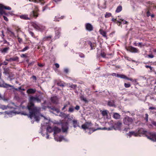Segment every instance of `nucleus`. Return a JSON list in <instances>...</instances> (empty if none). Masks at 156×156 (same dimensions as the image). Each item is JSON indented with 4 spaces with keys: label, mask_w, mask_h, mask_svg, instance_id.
Returning <instances> with one entry per match:
<instances>
[{
    "label": "nucleus",
    "mask_w": 156,
    "mask_h": 156,
    "mask_svg": "<svg viewBox=\"0 0 156 156\" xmlns=\"http://www.w3.org/2000/svg\"><path fill=\"white\" fill-rule=\"evenodd\" d=\"M29 49V46H26L24 47L23 48L22 50H21L20 51L21 52H24Z\"/></svg>",
    "instance_id": "c9c22d12"
},
{
    "label": "nucleus",
    "mask_w": 156,
    "mask_h": 156,
    "mask_svg": "<svg viewBox=\"0 0 156 156\" xmlns=\"http://www.w3.org/2000/svg\"><path fill=\"white\" fill-rule=\"evenodd\" d=\"M36 91V89L32 88H30L28 89L27 91V93L29 94H34L35 93Z\"/></svg>",
    "instance_id": "a211bd4d"
},
{
    "label": "nucleus",
    "mask_w": 156,
    "mask_h": 156,
    "mask_svg": "<svg viewBox=\"0 0 156 156\" xmlns=\"http://www.w3.org/2000/svg\"><path fill=\"white\" fill-rule=\"evenodd\" d=\"M22 90L23 91L25 90V89H24V88H22L21 87H19L18 88V89H16V90Z\"/></svg>",
    "instance_id": "052dcab7"
},
{
    "label": "nucleus",
    "mask_w": 156,
    "mask_h": 156,
    "mask_svg": "<svg viewBox=\"0 0 156 156\" xmlns=\"http://www.w3.org/2000/svg\"><path fill=\"white\" fill-rule=\"evenodd\" d=\"M3 18H4V20L5 21H8V19L7 18L6 16H5L4 15H3Z\"/></svg>",
    "instance_id": "680f3d73"
},
{
    "label": "nucleus",
    "mask_w": 156,
    "mask_h": 156,
    "mask_svg": "<svg viewBox=\"0 0 156 156\" xmlns=\"http://www.w3.org/2000/svg\"><path fill=\"white\" fill-rule=\"evenodd\" d=\"M148 114L147 113L145 114L144 119L146 122H147L148 121Z\"/></svg>",
    "instance_id": "49530a36"
},
{
    "label": "nucleus",
    "mask_w": 156,
    "mask_h": 156,
    "mask_svg": "<svg viewBox=\"0 0 156 156\" xmlns=\"http://www.w3.org/2000/svg\"><path fill=\"white\" fill-rule=\"evenodd\" d=\"M32 26L35 29L41 31L43 29V27L41 25L35 23H33Z\"/></svg>",
    "instance_id": "6e6552de"
},
{
    "label": "nucleus",
    "mask_w": 156,
    "mask_h": 156,
    "mask_svg": "<svg viewBox=\"0 0 156 156\" xmlns=\"http://www.w3.org/2000/svg\"><path fill=\"white\" fill-rule=\"evenodd\" d=\"M17 38L18 41V42L20 43L21 44L23 43V39L22 38H20L18 36H17Z\"/></svg>",
    "instance_id": "4c0bfd02"
},
{
    "label": "nucleus",
    "mask_w": 156,
    "mask_h": 156,
    "mask_svg": "<svg viewBox=\"0 0 156 156\" xmlns=\"http://www.w3.org/2000/svg\"><path fill=\"white\" fill-rule=\"evenodd\" d=\"M70 102L69 101L66 102L64 105L63 107L62 108V110H64L66 108L68 107L70 105Z\"/></svg>",
    "instance_id": "cd10ccee"
},
{
    "label": "nucleus",
    "mask_w": 156,
    "mask_h": 156,
    "mask_svg": "<svg viewBox=\"0 0 156 156\" xmlns=\"http://www.w3.org/2000/svg\"><path fill=\"white\" fill-rule=\"evenodd\" d=\"M75 109L77 110H78L80 109V107L78 105H77L76 106L75 108Z\"/></svg>",
    "instance_id": "4d7b16f0"
},
{
    "label": "nucleus",
    "mask_w": 156,
    "mask_h": 156,
    "mask_svg": "<svg viewBox=\"0 0 156 156\" xmlns=\"http://www.w3.org/2000/svg\"><path fill=\"white\" fill-rule=\"evenodd\" d=\"M151 123L152 124L154 125L155 126H156V122L154 121H152Z\"/></svg>",
    "instance_id": "bf43d9fd"
},
{
    "label": "nucleus",
    "mask_w": 156,
    "mask_h": 156,
    "mask_svg": "<svg viewBox=\"0 0 156 156\" xmlns=\"http://www.w3.org/2000/svg\"><path fill=\"white\" fill-rule=\"evenodd\" d=\"M145 67L147 68H149V69H150V70L151 72L152 71H154V70L153 69V68L151 66H147V65H145Z\"/></svg>",
    "instance_id": "ea45409f"
},
{
    "label": "nucleus",
    "mask_w": 156,
    "mask_h": 156,
    "mask_svg": "<svg viewBox=\"0 0 156 156\" xmlns=\"http://www.w3.org/2000/svg\"><path fill=\"white\" fill-rule=\"evenodd\" d=\"M31 1L36 3L40 2L42 4H44V0H31Z\"/></svg>",
    "instance_id": "473e14b6"
},
{
    "label": "nucleus",
    "mask_w": 156,
    "mask_h": 156,
    "mask_svg": "<svg viewBox=\"0 0 156 156\" xmlns=\"http://www.w3.org/2000/svg\"><path fill=\"white\" fill-rule=\"evenodd\" d=\"M148 58H152L154 57V56L152 54H151L150 55H148Z\"/></svg>",
    "instance_id": "338daca9"
},
{
    "label": "nucleus",
    "mask_w": 156,
    "mask_h": 156,
    "mask_svg": "<svg viewBox=\"0 0 156 156\" xmlns=\"http://www.w3.org/2000/svg\"><path fill=\"white\" fill-rule=\"evenodd\" d=\"M19 58L17 56H16L12 58V61H18Z\"/></svg>",
    "instance_id": "58836bf2"
},
{
    "label": "nucleus",
    "mask_w": 156,
    "mask_h": 156,
    "mask_svg": "<svg viewBox=\"0 0 156 156\" xmlns=\"http://www.w3.org/2000/svg\"><path fill=\"white\" fill-rule=\"evenodd\" d=\"M48 108L49 109H51L53 111L56 112L57 113H58L60 112L59 110L56 108H55L54 106H52V107H48Z\"/></svg>",
    "instance_id": "6ab92c4d"
},
{
    "label": "nucleus",
    "mask_w": 156,
    "mask_h": 156,
    "mask_svg": "<svg viewBox=\"0 0 156 156\" xmlns=\"http://www.w3.org/2000/svg\"><path fill=\"white\" fill-rule=\"evenodd\" d=\"M5 9L8 10H10L11 8L9 6H5L2 4H0V9Z\"/></svg>",
    "instance_id": "dca6fc26"
},
{
    "label": "nucleus",
    "mask_w": 156,
    "mask_h": 156,
    "mask_svg": "<svg viewBox=\"0 0 156 156\" xmlns=\"http://www.w3.org/2000/svg\"><path fill=\"white\" fill-rule=\"evenodd\" d=\"M80 98L82 100L84 101L86 103L88 102L86 98H84L83 96H81Z\"/></svg>",
    "instance_id": "a19ab883"
},
{
    "label": "nucleus",
    "mask_w": 156,
    "mask_h": 156,
    "mask_svg": "<svg viewBox=\"0 0 156 156\" xmlns=\"http://www.w3.org/2000/svg\"><path fill=\"white\" fill-rule=\"evenodd\" d=\"M57 85L60 87H64L65 86V83L63 81L58 80L57 83Z\"/></svg>",
    "instance_id": "b1692460"
},
{
    "label": "nucleus",
    "mask_w": 156,
    "mask_h": 156,
    "mask_svg": "<svg viewBox=\"0 0 156 156\" xmlns=\"http://www.w3.org/2000/svg\"><path fill=\"white\" fill-rule=\"evenodd\" d=\"M5 86L4 87H5L7 88L8 87H12V86L11 85L7 84V83H5Z\"/></svg>",
    "instance_id": "603ef678"
},
{
    "label": "nucleus",
    "mask_w": 156,
    "mask_h": 156,
    "mask_svg": "<svg viewBox=\"0 0 156 156\" xmlns=\"http://www.w3.org/2000/svg\"><path fill=\"white\" fill-rule=\"evenodd\" d=\"M115 31H113L110 34H109V36L110 37H112L113 36V35L115 33Z\"/></svg>",
    "instance_id": "0e129e2a"
},
{
    "label": "nucleus",
    "mask_w": 156,
    "mask_h": 156,
    "mask_svg": "<svg viewBox=\"0 0 156 156\" xmlns=\"http://www.w3.org/2000/svg\"><path fill=\"white\" fill-rule=\"evenodd\" d=\"M112 16V14L111 13L109 12H106V14L105 15V18H108L110 16Z\"/></svg>",
    "instance_id": "37998d69"
},
{
    "label": "nucleus",
    "mask_w": 156,
    "mask_h": 156,
    "mask_svg": "<svg viewBox=\"0 0 156 156\" xmlns=\"http://www.w3.org/2000/svg\"><path fill=\"white\" fill-rule=\"evenodd\" d=\"M111 75L113 76H116L118 77H119L122 79H123L128 80H129L133 82H135L136 83L137 82V80L136 79H133L132 78L127 77L126 76L123 74H116L115 73H112Z\"/></svg>",
    "instance_id": "20e7f679"
},
{
    "label": "nucleus",
    "mask_w": 156,
    "mask_h": 156,
    "mask_svg": "<svg viewBox=\"0 0 156 156\" xmlns=\"http://www.w3.org/2000/svg\"><path fill=\"white\" fill-rule=\"evenodd\" d=\"M99 32L100 34L102 35L104 37H105L106 39L107 38L106 32L104 31L102 29H100L99 30Z\"/></svg>",
    "instance_id": "4be33fe9"
},
{
    "label": "nucleus",
    "mask_w": 156,
    "mask_h": 156,
    "mask_svg": "<svg viewBox=\"0 0 156 156\" xmlns=\"http://www.w3.org/2000/svg\"><path fill=\"white\" fill-rule=\"evenodd\" d=\"M124 86L126 88H129L130 87L131 84L130 83H125L124 84Z\"/></svg>",
    "instance_id": "a18cd8bd"
},
{
    "label": "nucleus",
    "mask_w": 156,
    "mask_h": 156,
    "mask_svg": "<svg viewBox=\"0 0 156 156\" xmlns=\"http://www.w3.org/2000/svg\"><path fill=\"white\" fill-rule=\"evenodd\" d=\"M147 17H149L151 15V14L150 11L148 10L147 12Z\"/></svg>",
    "instance_id": "69168bd1"
},
{
    "label": "nucleus",
    "mask_w": 156,
    "mask_h": 156,
    "mask_svg": "<svg viewBox=\"0 0 156 156\" xmlns=\"http://www.w3.org/2000/svg\"><path fill=\"white\" fill-rule=\"evenodd\" d=\"M29 32L32 37L34 38H36L37 40H38V36H36L34 34L33 32L29 30Z\"/></svg>",
    "instance_id": "c85d7f7f"
},
{
    "label": "nucleus",
    "mask_w": 156,
    "mask_h": 156,
    "mask_svg": "<svg viewBox=\"0 0 156 156\" xmlns=\"http://www.w3.org/2000/svg\"><path fill=\"white\" fill-rule=\"evenodd\" d=\"M101 114L103 116H106L108 115V112L106 110H105L102 112Z\"/></svg>",
    "instance_id": "c03bdc74"
},
{
    "label": "nucleus",
    "mask_w": 156,
    "mask_h": 156,
    "mask_svg": "<svg viewBox=\"0 0 156 156\" xmlns=\"http://www.w3.org/2000/svg\"><path fill=\"white\" fill-rule=\"evenodd\" d=\"M137 132L138 133V136H140V134H145L147 132V131L144 130L143 129L141 128L139 129Z\"/></svg>",
    "instance_id": "f8f14e48"
},
{
    "label": "nucleus",
    "mask_w": 156,
    "mask_h": 156,
    "mask_svg": "<svg viewBox=\"0 0 156 156\" xmlns=\"http://www.w3.org/2000/svg\"><path fill=\"white\" fill-rule=\"evenodd\" d=\"M122 126V123L120 121L114 122L113 126L111 127L106 128L104 127V129H106L108 130H112L114 129L115 130H120Z\"/></svg>",
    "instance_id": "7ed1b4c3"
},
{
    "label": "nucleus",
    "mask_w": 156,
    "mask_h": 156,
    "mask_svg": "<svg viewBox=\"0 0 156 156\" xmlns=\"http://www.w3.org/2000/svg\"><path fill=\"white\" fill-rule=\"evenodd\" d=\"M48 8V6L47 5H45V6L43 7L42 8V12H44L46 9H47Z\"/></svg>",
    "instance_id": "5fc2aeb1"
},
{
    "label": "nucleus",
    "mask_w": 156,
    "mask_h": 156,
    "mask_svg": "<svg viewBox=\"0 0 156 156\" xmlns=\"http://www.w3.org/2000/svg\"><path fill=\"white\" fill-rule=\"evenodd\" d=\"M55 39H58L59 38L61 35V29L60 28L56 27L55 28Z\"/></svg>",
    "instance_id": "0eeeda50"
},
{
    "label": "nucleus",
    "mask_w": 156,
    "mask_h": 156,
    "mask_svg": "<svg viewBox=\"0 0 156 156\" xmlns=\"http://www.w3.org/2000/svg\"><path fill=\"white\" fill-rule=\"evenodd\" d=\"M54 21L55 22H58L59 21V17H58L57 16H55Z\"/></svg>",
    "instance_id": "3c124183"
},
{
    "label": "nucleus",
    "mask_w": 156,
    "mask_h": 156,
    "mask_svg": "<svg viewBox=\"0 0 156 156\" xmlns=\"http://www.w3.org/2000/svg\"><path fill=\"white\" fill-rule=\"evenodd\" d=\"M39 9L36 6L34 10L30 12V16L29 17L28 15L23 14L20 16V17L22 19L24 20H30L33 17L37 18L38 16V12Z\"/></svg>",
    "instance_id": "f03ea898"
},
{
    "label": "nucleus",
    "mask_w": 156,
    "mask_h": 156,
    "mask_svg": "<svg viewBox=\"0 0 156 156\" xmlns=\"http://www.w3.org/2000/svg\"><path fill=\"white\" fill-rule=\"evenodd\" d=\"M8 64V62L6 61H4L3 62L1 63V65H7Z\"/></svg>",
    "instance_id": "864d4df0"
},
{
    "label": "nucleus",
    "mask_w": 156,
    "mask_h": 156,
    "mask_svg": "<svg viewBox=\"0 0 156 156\" xmlns=\"http://www.w3.org/2000/svg\"><path fill=\"white\" fill-rule=\"evenodd\" d=\"M54 133V134H55L59 133L61 132V129L57 127H55L53 129Z\"/></svg>",
    "instance_id": "412c9836"
},
{
    "label": "nucleus",
    "mask_w": 156,
    "mask_h": 156,
    "mask_svg": "<svg viewBox=\"0 0 156 156\" xmlns=\"http://www.w3.org/2000/svg\"><path fill=\"white\" fill-rule=\"evenodd\" d=\"M51 102L54 103H56L57 102V98L55 97L51 98Z\"/></svg>",
    "instance_id": "c756f323"
},
{
    "label": "nucleus",
    "mask_w": 156,
    "mask_h": 156,
    "mask_svg": "<svg viewBox=\"0 0 156 156\" xmlns=\"http://www.w3.org/2000/svg\"><path fill=\"white\" fill-rule=\"evenodd\" d=\"M101 56L103 58H105L106 56V54L104 52H102L101 53Z\"/></svg>",
    "instance_id": "8fccbe9b"
},
{
    "label": "nucleus",
    "mask_w": 156,
    "mask_h": 156,
    "mask_svg": "<svg viewBox=\"0 0 156 156\" xmlns=\"http://www.w3.org/2000/svg\"><path fill=\"white\" fill-rule=\"evenodd\" d=\"M79 123L78 121L76 120H73V126L74 128H76L78 126Z\"/></svg>",
    "instance_id": "393cba45"
},
{
    "label": "nucleus",
    "mask_w": 156,
    "mask_h": 156,
    "mask_svg": "<svg viewBox=\"0 0 156 156\" xmlns=\"http://www.w3.org/2000/svg\"><path fill=\"white\" fill-rule=\"evenodd\" d=\"M34 101L40 103L41 101V99L38 96H31L30 97L29 103L27 106L29 112V117L31 119L34 117L35 120L38 122L40 120V118L38 116L39 109L38 108L34 106Z\"/></svg>",
    "instance_id": "f257e3e1"
},
{
    "label": "nucleus",
    "mask_w": 156,
    "mask_h": 156,
    "mask_svg": "<svg viewBox=\"0 0 156 156\" xmlns=\"http://www.w3.org/2000/svg\"><path fill=\"white\" fill-rule=\"evenodd\" d=\"M128 49L129 51L132 52L138 53L139 52V50L137 48L131 46H129Z\"/></svg>",
    "instance_id": "4468645a"
},
{
    "label": "nucleus",
    "mask_w": 156,
    "mask_h": 156,
    "mask_svg": "<svg viewBox=\"0 0 156 156\" xmlns=\"http://www.w3.org/2000/svg\"><path fill=\"white\" fill-rule=\"evenodd\" d=\"M150 136L146 135L145 136L148 139L154 142L156 141V133H149Z\"/></svg>",
    "instance_id": "423d86ee"
},
{
    "label": "nucleus",
    "mask_w": 156,
    "mask_h": 156,
    "mask_svg": "<svg viewBox=\"0 0 156 156\" xmlns=\"http://www.w3.org/2000/svg\"><path fill=\"white\" fill-rule=\"evenodd\" d=\"M52 37V36L51 35H49L48 36H45L42 39V41H50Z\"/></svg>",
    "instance_id": "5701e85b"
},
{
    "label": "nucleus",
    "mask_w": 156,
    "mask_h": 156,
    "mask_svg": "<svg viewBox=\"0 0 156 156\" xmlns=\"http://www.w3.org/2000/svg\"><path fill=\"white\" fill-rule=\"evenodd\" d=\"M62 128L63 132L65 133L67 132L69 128L68 123L66 122L62 124Z\"/></svg>",
    "instance_id": "9d476101"
},
{
    "label": "nucleus",
    "mask_w": 156,
    "mask_h": 156,
    "mask_svg": "<svg viewBox=\"0 0 156 156\" xmlns=\"http://www.w3.org/2000/svg\"><path fill=\"white\" fill-rule=\"evenodd\" d=\"M4 15L6 16H9V13H6L3 9H0V15Z\"/></svg>",
    "instance_id": "7c9ffc66"
},
{
    "label": "nucleus",
    "mask_w": 156,
    "mask_h": 156,
    "mask_svg": "<svg viewBox=\"0 0 156 156\" xmlns=\"http://www.w3.org/2000/svg\"><path fill=\"white\" fill-rule=\"evenodd\" d=\"M4 71L3 73L4 74L8 75L10 74V71L9 69L8 68L4 69Z\"/></svg>",
    "instance_id": "2f4dec72"
},
{
    "label": "nucleus",
    "mask_w": 156,
    "mask_h": 156,
    "mask_svg": "<svg viewBox=\"0 0 156 156\" xmlns=\"http://www.w3.org/2000/svg\"><path fill=\"white\" fill-rule=\"evenodd\" d=\"M46 130L47 132L49 133H51L53 131V129L50 126L47 127Z\"/></svg>",
    "instance_id": "72a5a7b5"
},
{
    "label": "nucleus",
    "mask_w": 156,
    "mask_h": 156,
    "mask_svg": "<svg viewBox=\"0 0 156 156\" xmlns=\"http://www.w3.org/2000/svg\"><path fill=\"white\" fill-rule=\"evenodd\" d=\"M88 44L90 45L91 50L94 49L96 45L95 43H92L90 41H89L88 42Z\"/></svg>",
    "instance_id": "2eb2a0df"
},
{
    "label": "nucleus",
    "mask_w": 156,
    "mask_h": 156,
    "mask_svg": "<svg viewBox=\"0 0 156 156\" xmlns=\"http://www.w3.org/2000/svg\"><path fill=\"white\" fill-rule=\"evenodd\" d=\"M119 20H120L122 21V23L123 24H127L128 23V22L126 20H124L123 19H122L121 18Z\"/></svg>",
    "instance_id": "de8ad7c7"
},
{
    "label": "nucleus",
    "mask_w": 156,
    "mask_h": 156,
    "mask_svg": "<svg viewBox=\"0 0 156 156\" xmlns=\"http://www.w3.org/2000/svg\"><path fill=\"white\" fill-rule=\"evenodd\" d=\"M5 61L9 62H12V58H6L5 59Z\"/></svg>",
    "instance_id": "e2e57ef3"
},
{
    "label": "nucleus",
    "mask_w": 156,
    "mask_h": 156,
    "mask_svg": "<svg viewBox=\"0 0 156 156\" xmlns=\"http://www.w3.org/2000/svg\"><path fill=\"white\" fill-rule=\"evenodd\" d=\"M60 114L61 115H60V116L62 117H65L66 115V114L62 112H61Z\"/></svg>",
    "instance_id": "6e6d98bb"
},
{
    "label": "nucleus",
    "mask_w": 156,
    "mask_h": 156,
    "mask_svg": "<svg viewBox=\"0 0 156 156\" xmlns=\"http://www.w3.org/2000/svg\"><path fill=\"white\" fill-rule=\"evenodd\" d=\"M3 40V44H6L9 46L10 45V43L9 42H8L6 40L4 39Z\"/></svg>",
    "instance_id": "09e8293b"
},
{
    "label": "nucleus",
    "mask_w": 156,
    "mask_h": 156,
    "mask_svg": "<svg viewBox=\"0 0 156 156\" xmlns=\"http://www.w3.org/2000/svg\"><path fill=\"white\" fill-rule=\"evenodd\" d=\"M122 10V7L121 5L118 6L115 10V12L118 13L121 12Z\"/></svg>",
    "instance_id": "bb28decb"
},
{
    "label": "nucleus",
    "mask_w": 156,
    "mask_h": 156,
    "mask_svg": "<svg viewBox=\"0 0 156 156\" xmlns=\"http://www.w3.org/2000/svg\"><path fill=\"white\" fill-rule=\"evenodd\" d=\"M27 57L26 54H22L21 55V57L22 58H26Z\"/></svg>",
    "instance_id": "13d9d810"
},
{
    "label": "nucleus",
    "mask_w": 156,
    "mask_h": 156,
    "mask_svg": "<svg viewBox=\"0 0 156 156\" xmlns=\"http://www.w3.org/2000/svg\"><path fill=\"white\" fill-rule=\"evenodd\" d=\"M127 135L130 137L132 135H134L135 136H138V133L137 131L136 132L133 131H130L127 134Z\"/></svg>",
    "instance_id": "f3484780"
},
{
    "label": "nucleus",
    "mask_w": 156,
    "mask_h": 156,
    "mask_svg": "<svg viewBox=\"0 0 156 156\" xmlns=\"http://www.w3.org/2000/svg\"><path fill=\"white\" fill-rule=\"evenodd\" d=\"M85 27L86 29L89 31H91L93 30V27L90 23H86Z\"/></svg>",
    "instance_id": "1a4fd4ad"
},
{
    "label": "nucleus",
    "mask_w": 156,
    "mask_h": 156,
    "mask_svg": "<svg viewBox=\"0 0 156 156\" xmlns=\"http://www.w3.org/2000/svg\"><path fill=\"white\" fill-rule=\"evenodd\" d=\"M81 127L82 129H84L85 130H86L87 129V122H86L85 124H84L82 125L81 126Z\"/></svg>",
    "instance_id": "79ce46f5"
},
{
    "label": "nucleus",
    "mask_w": 156,
    "mask_h": 156,
    "mask_svg": "<svg viewBox=\"0 0 156 156\" xmlns=\"http://www.w3.org/2000/svg\"><path fill=\"white\" fill-rule=\"evenodd\" d=\"M113 117L116 119H119L120 118L121 115L118 113L115 112L113 113Z\"/></svg>",
    "instance_id": "aec40b11"
},
{
    "label": "nucleus",
    "mask_w": 156,
    "mask_h": 156,
    "mask_svg": "<svg viewBox=\"0 0 156 156\" xmlns=\"http://www.w3.org/2000/svg\"><path fill=\"white\" fill-rule=\"evenodd\" d=\"M9 49L10 48L9 47L7 46L0 49V51L1 53L5 54V53H7Z\"/></svg>",
    "instance_id": "ddd939ff"
},
{
    "label": "nucleus",
    "mask_w": 156,
    "mask_h": 156,
    "mask_svg": "<svg viewBox=\"0 0 156 156\" xmlns=\"http://www.w3.org/2000/svg\"><path fill=\"white\" fill-rule=\"evenodd\" d=\"M74 110V109L73 108V106L72 105H71L69 108L68 112H73Z\"/></svg>",
    "instance_id": "e433bc0d"
},
{
    "label": "nucleus",
    "mask_w": 156,
    "mask_h": 156,
    "mask_svg": "<svg viewBox=\"0 0 156 156\" xmlns=\"http://www.w3.org/2000/svg\"><path fill=\"white\" fill-rule=\"evenodd\" d=\"M69 85H70L69 86V87L71 88H73V89L75 90L76 89V87H77V85L76 84H70V83H69L68 84Z\"/></svg>",
    "instance_id": "f704fd0d"
},
{
    "label": "nucleus",
    "mask_w": 156,
    "mask_h": 156,
    "mask_svg": "<svg viewBox=\"0 0 156 156\" xmlns=\"http://www.w3.org/2000/svg\"><path fill=\"white\" fill-rule=\"evenodd\" d=\"M114 101L113 100L109 101L108 103V105L112 107L115 106Z\"/></svg>",
    "instance_id": "a878e982"
},
{
    "label": "nucleus",
    "mask_w": 156,
    "mask_h": 156,
    "mask_svg": "<svg viewBox=\"0 0 156 156\" xmlns=\"http://www.w3.org/2000/svg\"><path fill=\"white\" fill-rule=\"evenodd\" d=\"M87 129H90V132H91L92 133L97 130V129H95L94 128H91V126L93 125V124L91 122H87Z\"/></svg>",
    "instance_id": "9b49d317"
},
{
    "label": "nucleus",
    "mask_w": 156,
    "mask_h": 156,
    "mask_svg": "<svg viewBox=\"0 0 156 156\" xmlns=\"http://www.w3.org/2000/svg\"><path fill=\"white\" fill-rule=\"evenodd\" d=\"M133 122L132 118L128 116H126L123 119V122L125 125H129Z\"/></svg>",
    "instance_id": "39448f33"
},
{
    "label": "nucleus",
    "mask_w": 156,
    "mask_h": 156,
    "mask_svg": "<svg viewBox=\"0 0 156 156\" xmlns=\"http://www.w3.org/2000/svg\"><path fill=\"white\" fill-rule=\"evenodd\" d=\"M149 110H156V108L154 107H150L149 108Z\"/></svg>",
    "instance_id": "774afa93"
}]
</instances>
